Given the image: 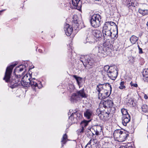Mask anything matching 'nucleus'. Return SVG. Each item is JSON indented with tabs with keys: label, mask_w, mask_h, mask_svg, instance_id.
Returning <instances> with one entry per match:
<instances>
[{
	"label": "nucleus",
	"mask_w": 148,
	"mask_h": 148,
	"mask_svg": "<svg viewBox=\"0 0 148 148\" xmlns=\"http://www.w3.org/2000/svg\"><path fill=\"white\" fill-rule=\"evenodd\" d=\"M21 66L20 65L19 66L20 67ZM23 68H20L19 67V71L20 72L22 71H23Z\"/></svg>",
	"instance_id": "43"
},
{
	"label": "nucleus",
	"mask_w": 148,
	"mask_h": 148,
	"mask_svg": "<svg viewBox=\"0 0 148 148\" xmlns=\"http://www.w3.org/2000/svg\"><path fill=\"white\" fill-rule=\"evenodd\" d=\"M37 82V80L34 78L31 79L29 82V87L31 86L33 90L36 91L35 89L36 87L39 88L38 86Z\"/></svg>",
	"instance_id": "15"
},
{
	"label": "nucleus",
	"mask_w": 148,
	"mask_h": 148,
	"mask_svg": "<svg viewBox=\"0 0 148 148\" xmlns=\"http://www.w3.org/2000/svg\"><path fill=\"white\" fill-rule=\"evenodd\" d=\"M122 117V124L124 126H126L127 124L128 123L130 120V114L128 112H121Z\"/></svg>",
	"instance_id": "10"
},
{
	"label": "nucleus",
	"mask_w": 148,
	"mask_h": 148,
	"mask_svg": "<svg viewBox=\"0 0 148 148\" xmlns=\"http://www.w3.org/2000/svg\"><path fill=\"white\" fill-rule=\"evenodd\" d=\"M138 12L143 16L146 15L148 14V10H143L140 9H139Z\"/></svg>",
	"instance_id": "29"
},
{
	"label": "nucleus",
	"mask_w": 148,
	"mask_h": 148,
	"mask_svg": "<svg viewBox=\"0 0 148 148\" xmlns=\"http://www.w3.org/2000/svg\"><path fill=\"white\" fill-rule=\"evenodd\" d=\"M108 148V147H107V148Z\"/></svg>",
	"instance_id": "47"
},
{
	"label": "nucleus",
	"mask_w": 148,
	"mask_h": 148,
	"mask_svg": "<svg viewBox=\"0 0 148 148\" xmlns=\"http://www.w3.org/2000/svg\"><path fill=\"white\" fill-rule=\"evenodd\" d=\"M138 49H139L140 48V46H139V45H138Z\"/></svg>",
	"instance_id": "45"
},
{
	"label": "nucleus",
	"mask_w": 148,
	"mask_h": 148,
	"mask_svg": "<svg viewBox=\"0 0 148 148\" xmlns=\"http://www.w3.org/2000/svg\"><path fill=\"white\" fill-rule=\"evenodd\" d=\"M92 148H99L98 145V142L96 139H91L90 141Z\"/></svg>",
	"instance_id": "18"
},
{
	"label": "nucleus",
	"mask_w": 148,
	"mask_h": 148,
	"mask_svg": "<svg viewBox=\"0 0 148 148\" xmlns=\"http://www.w3.org/2000/svg\"><path fill=\"white\" fill-rule=\"evenodd\" d=\"M90 22L92 27H99L102 22L101 16L98 14H94L91 17Z\"/></svg>",
	"instance_id": "6"
},
{
	"label": "nucleus",
	"mask_w": 148,
	"mask_h": 148,
	"mask_svg": "<svg viewBox=\"0 0 148 148\" xmlns=\"http://www.w3.org/2000/svg\"><path fill=\"white\" fill-rule=\"evenodd\" d=\"M126 103L130 105H133L134 101V98L131 97L128 95L125 100Z\"/></svg>",
	"instance_id": "23"
},
{
	"label": "nucleus",
	"mask_w": 148,
	"mask_h": 148,
	"mask_svg": "<svg viewBox=\"0 0 148 148\" xmlns=\"http://www.w3.org/2000/svg\"><path fill=\"white\" fill-rule=\"evenodd\" d=\"M84 100L86 101L85 103L86 109V111H88L89 110V108L91 107V104L89 102V100L86 98V95L84 93Z\"/></svg>",
	"instance_id": "17"
},
{
	"label": "nucleus",
	"mask_w": 148,
	"mask_h": 148,
	"mask_svg": "<svg viewBox=\"0 0 148 148\" xmlns=\"http://www.w3.org/2000/svg\"><path fill=\"white\" fill-rule=\"evenodd\" d=\"M114 26L116 28H117V26L116 23L112 21H107L104 24L102 32L104 38H105L106 37L108 36L111 38H114V36L112 35V33L110 31L111 29V26Z\"/></svg>",
	"instance_id": "3"
},
{
	"label": "nucleus",
	"mask_w": 148,
	"mask_h": 148,
	"mask_svg": "<svg viewBox=\"0 0 148 148\" xmlns=\"http://www.w3.org/2000/svg\"><path fill=\"white\" fill-rule=\"evenodd\" d=\"M73 77L76 80L79 86H81V81L82 80V79L79 77H77L75 75H73Z\"/></svg>",
	"instance_id": "31"
},
{
	"label": "nucleus",
	"mask_w": 148,
	"mask_h": 148,
	"mask_svg": "<svg viewBox=\"0 0 148 148\" xmlns=\"http://www.w3.org/2000/svg\"><path fill=\"white\" fill-rule=\"evenodd\" d=\"M120 148H127L125 147H124V146H123L122 147H121Z\"/></svg>",
	"instance_id": "44"
},
{
	"label": "nucleus",
	"mask_w": 148,
	"mask_h": 148,
	"mask_svg": "<svg viewBox=\"0 0 148 148\" xmlns=\"http://www.w3.org/2000/svg\"><path fill=\"white\" fill-rule=\"evenodd\" d=\"M143 111H148V106L146 104L143 105L141 107Z\"/></svg>",
	"instance_id": "35"
},
{
	"label": "nucleus",
	"mask_w": 148,
	"mask_h": 148,
	"mask_svg": "<svg viewBox=\"0 0 148 148\" xmlns=\"http://www.w3.org/2000/svg\"><path fill=\"white\" fill-rule=\"evenodd\" d=\"M83 123V121H81L80 123L81 127L80 129L77 130V132L78 135H80L83 132V126L82 124Z\"/></svg>",
	"instance_id": "27"
},
{
	"label": "nucleus",
	"mask_w": 148,
	"mask_h": 148,
	"mask_svg": "<svg viewBox=\"0 0 148 148\" xmlns=\"http://www.w3.org/2000/svg\"><path fill=\"white\" fill-rule=\"evenodd\" d=\"M68 140L67 136L66 134H64L63 135L62 140L61 141L62 142V146H63V144H65Z\"/></svg>",
	"instance_id": "26"
},
{
	"label": "nucleus",
	"mask_w": 148,
	"mask_h": 148,
	"mask_svg": "<svg viewBox=\"0 0 148 148\" xmlns=\"http://www.w3.org/2000/svg\"><path fill=\"white\" fill-rule=\"evenodd\" d=\"M111 44L109 40L106 41L103 45L99 47L98 53L99 55H100L101 56L104 57L106 55L110 54L112 51L110 48Z\"/></svg>",
	"instance_id": "4"
},
{
	"label": "nucleus",
	"mask_w": 148,
	"mask_h": 148,
	"mask_svg": "<svg viewBox=\"0 0 148 148\" xmlns=\"http://www.w3.org/2000/svg\"><path fill=\"white\" fill-rule=\"evenodd\" d=\"M92 113L90 112H86L84 114V116L88 119H90L92 115Z\"/></svg>",
	"instance_id": "30"
},
{
	"label": "nucleus",
	"mask_w": 148,
	"mask_h": 148,
	"mask_svg": "<svg viewBox=\"0 0 148 148\" xmlns=\"http://www.w3.org/2000/svg\"><path fill=\"white\" fill-rule=\"evenodd\" d=\"M130 84L132 86L137 87L138 86V85L137 84H134L131 82L130 83Z\"/></svg>",
	"instance_id": "39"
},
{
	"label": "nucleus",
	"mask_w": 148,
	"mask_h": 148,
	"mask_svg": "<svg viewBox=\"0 0 148 148\" xmlns=\"http://www.w3.org/2000/svg\"><path fill=\"white\" fill-rule=\"evenodd\" d=\"M77 112H75L73 113L71 112H69L68 113V115L70 118L73 117H79L80 118L82 117V115L80 113H77Z\"/></svg>",
	"instance_id": "19"
},
{
	"label": "nucleus",
	"mask_w": 148,
	"mask_h": 148,
	"mask_svg": "<svg viewBox=\"0 0 148 148\" xmlns=\"http://www.w3.org/2000/svg\"><path fill=\"white\" fill-rule=\"evenodd\" d=\"M83 97V89L73 93L71 97L70 100L72 103H76Z\"/></svg>",
	"instance_id": "7"
},
{
	"label": "nucleus",
	"mask_w": 148,
	"mask_h": 148,
	"mask_svg": "<svg viewBox=\"0 0 148 148\" xmlns=\"http://www.w3.org/2000/svg\"><path fill=\"white\" fill-rule=\"evenodd\" d=\"M31 76L29 74H27L21 79V84L23 86L29 87V82L31 80Z\"/></svg>",
	"instance_id": "9"
},
{
	"label": "nucleus",
	"mask_w": 148,
	"mask_h": 148,
	"mask_svg": "<svg viewBox=\"0 0 148 148\" xmlns=\"http://www.w3.org/2000/svg\"><path fill=\"white\" fill-rule=\"evenodd\" d=\"M84 58L85 59V64H84V66L86 68H90L91 66L93 65L95 62V60L91 56L86 55L84 56Z\"/></svg>",
	"instance_id": "8"
},
{
	"label": "nucleus",
	"mask_w": 148,
	"mask_h": 148,
	"mask_svg": "<svg viewBox=\"0 0 148 148\" xmlns=\"http://www.w3.org/2000/svg\"><path fill=\"white\" fill-rule=\"evenodd\" d=\"M73 29L72 27H70L68 24H66L64 27V30L66 35L68 36H70L72 34Z\"/></svg>",
	"instance_id": "14"
},
{
	"label": "nucleus",
	"mask_w": 148,
	"mask_h": 148,
	"mask_svg": "<svg viewBox=\"0 0 148 148\" xmlns=\"http://www.w3.org/2000/svg\"><path fill=\"white\" fill-rule=\"evenodd\" d=\"M92 30L90 28H86L84 36L86 40V42H90L91 39L90 35L91 33H92Z\"/></svg>",
	"instance_id": "13"
},
{
	"label": "nucleus",
	"mask_w": 148,
	"mask_h": 148,
	"mask_svg": "<svg viewBox=\"0 0 148 148\" xmlns=\"http://www.w3.org/2000/svg\"><path fill=\"white\" fill-rule=\"evenodd\" d=\"M112 67H114L113 66H111L110 67L108 65H106L104 66L103 68L104 70L105 71H106L107 73V74L108 73V71H110V69H111V68Z\"/></svg>",
	"instance_id": "33"
},
{
	"label": "nucleus",
	"mask_w": 148,
	"mask_h": 148,
	"mask_svg": "<svg viewBox=\"0 0 148 148\" xmlns=\"http://www.w3.org/2000/svg\"><path fill=\"white\" fill-rule=\"evenodd\" d=\"M120 86L119 87V88L123 89L125 88V84L124 82H121L120 84Z\"/></svg>",
	"instance_id": "34"
},
{
	"label": "nucleus",
	"mask_w": 148,
	"mask_h": 148,
	"mask_svg": "<svg viewBox=\"0 0 148 148\" xmlns=\"http://www.w3.org/2000/svg\"><path fill=\"white\" fill-rule=\"evenodd\" d=\"M113 104V102L110 100H106L103 103V106L105 108H111Z\"/></svg>",
	"instance_id": "20"
},
{
	"label": "nucleus",
	"mask_w": 148,
	"mask_h": 148,
	"mask_svg": "<svg viewBox=\"0 0 148 148\" xmlns=\"http://www.w3.org/2000/svg\"><path fill=\"white\" fill-rule=\"evenodd\" d=\"M98 113L101 119L104 121H107L110 118L109 112H98Z\"/></svg>",
	"instance_id": "12"
},
{
	"label": "nucleus",
	"mask_w": 148,
	"mask_h": 148,
	"mask_svg": "<svg viewBox=\"0 0 148 148\" xmlns=\"http://www.w3.org/2000/svg\"><path fill=\"white\" fill-rule=\"evenodd\" d=\"M129 134L125 131H122L121 130H116L114 132V137L116 141L123 142L127 139Z\"/></svg>",
	"instance_id": "5"
},
{
	"label": "nucleus",
	"mask_w": 148,
	"mask_h": 148,
	"mask_svg": "<svg viewBox=\"0 0 148 148\" xmlns=\"http://www.w3.org/2000/svg\"><path fill=\"white\" fill-rule=\"evenodd\" d=\"M19 66L16 67L14 70V73H19Z\"/></svg>",
	"instance_id": "37"
},
{
	"label": "nucleus",
	"mask_w": 148,
	"mask_h": 148,
	"mask_svg": "<svg viewBox=\"0 0 148 148\" xmlns=\"http://www.w3.org/2000/svg\"><path fill=\"white\" fill-rule=\"evenodd\" d=\"M94 132L95 134L97 135H98L101 132L102 129L101 127L99 125L97 126L94 128Z\"/></svg>",
	"instance_id": "24"
},
{
	"label": "nucleus",
	"mask_w": 148,
	"mask_h": 148,
	"mask_svg": "<svg viewBox=\"0 0 148 148\" xmlns=\"http://www.w3.org/2000/svg\"><path fill=\"white\" fill-rule=\"evenodd\" d=\"M122 109H121V111H122Z\"/></svg>",
	"instance_id": "48"
},
{
	"label": "nucleus",
	"mask_w": 148,
	"mask_h": 148,
	"mask_svg": "<svg viewBox=\"0 0 148 148\" xmlns=\"http://www.w3.org/2000/svg\"><path fill=\"white\" fill-rule=\"evenodd\" d=\"M124 4L126 5L128 8L134 5V3L131 1V0H123Z\"/></svg>",
	"instance_id": "22"
},
{
	"label": "nucleus",
	"mask_w": 148,
	"mask_h": 148,
	"mask_svg": "<svg viewBox=\"0 0 148 148\" xmlns=\"http://www.w3.org/2000/svg\"><path fill=\"white\" fill-rule=\"evenodd\" d=\"M16 64H12L8 66L6 69L3 79L7 82H9L11 85V87L14 88L21 84V78L17 76H13L10 78V75L13 68L16 66Z\"/></svg>",
	"instance_id": "1"
},
{
	"label": "nucleus",
	"mask_w": 148,
	"mask_h": 148,
	"mask_svg": "<svg viewBox=\"0 0 148 148\" xmlns=\"http://www.w3.org/2000/svg\"><path fill=\"white\" fill-rule=\"evenodd\" d=\"M138 38L134 35H133L130 38V40L132 43L134 44L138 40Z\"/></svg>",
	"instance_id": "28"
},
{
	"label": "nucleus",
	"mask_w": 148,
	"mask_h": 148,
	"mask_svg": "<svg viewBox=\"0 0 148 148\" xmlns=\"http://www.w3.org/2000/svg\"><path fill=\"white\" fill-rule=\"evenodd\" d=\"M144 98L145 99H148V97L146 94H145L144 96Z\"/></svg>",
	"instance_id": "42"
},
{
	"label": "nucleus",
	"mask_w": 148,
	"mask_h": 148,
	"mask_svg": "<svg viewBox=\"0 0 148 148\" xmlns=\"http://www.w3.org/2000/svg\"><path fill=\"white\" fill-rule=\"evenodd\" d=\"M75 17V16H74L73 17V27L75 28V29H76L77 28L79 27V23H78L77 19L76 20L74 18Z\"/></svg>",
	"instance_id": "25"
},
{
	"label": "nucleus",
	"mask_w": 148,
	"mask_h": 148,
	"mask_svg": "<svg viewBox=\"0 0 148 148\" xmlns=\"http://www.w3.org/2000/svg\"><path fill=\"white\" fill-rule=\"evenodd\" d=\"M85 148H92L91 144L90 143V141L85 146Z\"/></svg>",
	"instance_id": "38"
},
{
	"label": "nucleus",
	"mask_w": 148,
	"mask_h": 148,
	"mask_svg": "<svg viewBox=\"0 0 148 148\" xmlns=\"http://www.w3.org/2000/svg\"><path fill=\"white\" fill-rule=\"evenodd\" d=\"M80 0H72V3L74 6V8L77 9L80 11L81 7L82 6V4H80L79 2Z\"/></svg>",
	"instance_id": "16"
},
{
	"label": "nucleus",
	"mask_w": 148,
	"mask_h": 148,
	"mask_svg": "<svg viewBox=\"0 0 148 148\" xmlns=\"http://www.w3.org/2000/svg\"><path fill=\"white\" fill-rule=\"evenodd\" d=\"M143 79L145 78H148V69H147L144 70L143 74Z\"/></svg>",
	"instance_id": "32"
},
{
	"label": "nucleus",
	"mask_w": 148,
	"mask_h": 148,
	"mask_svg": "<svg viewBox=\"0 0 148 148\" xmlns=\"http://www.w3.org/2000/svg\"><path fill=\"white\" fill-rule=\"evenodd\" d=\"M92 34L96 38H98L101 37L102 36V33L100 31L94 29L92 31Z\"/></svg>",
	"instance_id": "21"
},
{
	"label": "nucleus",
	"mask_w": 148,
	"mask_h": 148,
	"mask_svg": "<svg viewBox=\"0 0 148 148\" xmlns=\"http://www.w3.org/2000/svg\"><path fill=\"white\" fill-rule=\"evenodd\" d=\"M112 35L114 36V38H112L115 39V38H116L117 37V34H115V35H114V34H113L112 33Z\"/></svg>",
	"instance_id": "40"
},
{
	"label": "nucleus",
	"mask_w": 148,
	"mask_h": 148,
	"mask_svg": "<svg viewBox=\"0 0 148 148\" xmlns=\"http://www.w3.org/2000/svg\"><path fill=\"white\" fill-rule=\"evenodd\" d=\"M81 61L83 63V61Z\"/></svg>",
	"instance_id": "46"
},
{
	"label": "nucleus",
	"mask_w": 148,
	"mask_h": 148,
	"mask_svg": "<svg viewBox=\"0 0 148 148\" xmlns=\"http://www.w3.org/2000/svg\"><path fill=\"white\" fill-rule=\"evenodd\" d=\"M112 88L110 83L99 84L97 87L96 90L99 92V98L104 99L109 97L111 94Z\"/></svg>",
	"instance_id": "2"
},
{
	"label": "nucleus",
	"mask_w": 148,
	"mask_h": 148,
	"mask_svg": "<svg viewBox=\"0 0 148 148\" xmlns=\"http://www.w3.org/2000/svg\"><path fill=\"white\" fill-rule=\"evenodd\" d=\"M111 68L110 71H108L107 75L110 79L115 80L117 76V71L114 67H112Z\"/></svg>",
	"instance_id": "11"
},
{
	"label": "nucleus",
	"mask_w": 148,
	"mask_h": 148,
	"mask_svg": "<svg viewBox=\"0 0 148 148\" xmlns=\"http://www.w3.org/2000/svg\"><path fill=\"white\" fill-rule=\"evenodd\" d=\"M91 119L88 121L84 120V126L85 127L87 126L88 123L91 121Z\"/></svg>",
	"instance_id": "36"
},
{
	"label": "nucleus",
	"mask_w": 148,
	"mask_h": 148,
	"mask_svg": "<svg viewBox=\"0 0 148 148\" xmlns=\"http://www.w3.org/2000/svg\"><path fill=\"white\" fill-rule=\"evenodd\" d=\"M139 53L140 54H141V53H143V51H142V48H140L139 49Z\"/></svg>",
	"instance_id": "41"
}]
</instances>
